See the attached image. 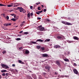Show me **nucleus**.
Segmentation results:
<instances>
[{
    "label": "nucleus",
    "instance_id": "40",
    "mask_svg": "<svg viewBox=\"0 0 79 79\" xmlns=\"http://www.w3.org/2000/svg\"><path fill=\"white\" fill-rule=\"evenodd\" d=\"M30 7V9L32 10V9L33 8V6H31Z\"/></svg>",
    "mask_w": 79,
    "mask_h": 79
},
{
    "label": "nucleus",
    "instance_id": "36",
    "mask_svg": "<svg viewBox=\"0 0 79 79\" xmlns=\"http://www.w3.org/2000/svg\"><path fill=\"white\" fill-rule=\"evenodd\" d=\"M6 18L8 20V19H9V16H7Z\"/></svg>",
    "mask_w": 79,
    "mask_h": 79
},
{
    "label": "nucleus",
    "instance_id": "18",
    "mask_svg": "<svg viewBox=\"0 0 79 79\" xmlns=\"http://www.w3.org/2000/svg\"><path fill=\"white\" fill-rule=\"evenodd\" d=\"M61 38H62V37L61 36H57V39H61Z\"/></svg>",
    "mask_w": 79,
    "mask_h": 79
},
{
    "label": "nucleus",
    "instance_id": "21",
    "mask_svg": "<svg viewBox=\"0 0 79 79\" xmlns=\"http://www.w3.org/2000/svg\"><path fill=\"white\" fill-rule=\"evenodd\" d=\"M64 60L65 61H69V59H64Z\"/></svg>",
    "mask_w": 79,
    "mask_h": 79
},
{
    "label": "nucleus",
    "instance_id": "7",
    "mask_svg": "<svg viewBox=\"0 0 79 79\" xmlns=\"http://www.w3.org/2000/svg\"><path fill=\"white\" fill-rule=\"evenodd\" d=\"M73 71L74 73H75L76 74H78V71H77V69H73Z\"/></svg>",
    "mask_w": 79,
    "mask_h": 79
},
{
    "label": "nucleus",
    "instance_id": "3",
    "mask_svg": "<svg viewBox=\"0 0 79 79\" xmlns=\"http://www.w3.org/2000/svg\"><path fill=\"white\" fill-rule=\"evenodd\" d=\"M62 23L63 24H65V25H68V26H69L70 25H72V24H71V23L67 22H65L63 21L62 22Z\"/></svg>",
    "mask_w": 79,
    "mask_h": 79
},
{
    "label": "nucleus",
    "instance_id": "29",
    "mask_svg": "<svg viewBox=\"0 0 79 79\" xmlns=\"http://www.w3.org/2000/svg\"><path fill=\"white\" fill-rule=\"evenodd\" d=\"M24 34H29V33H28V32H25L24 33Z\"/></svg>",
    "mask_w": 79,
    "mask_h": 79
},
{
    "label": "nucleus",
    "instance_id": "59",
    "mask_svg": "<svg viewBox=\"0 0 79 79\" xmlns=\"http://www.w3.org/2000/svg\"><path fill=\"white\" fill-rule=\"evenodd\" d=\"M2 78V75H0V79Z\"/></svg>",
    "mask_w": 79,
    "mask_h": 79
},
{
    "label": "nucleus",
    "instance_id": "39",
    "mask_svg": "<svg viewBox=\"0 0 79 79\" xmlns=\"http://www.w3.org/2000/svg\"><path fill=\"white\" fill-rule=\"evenodd\" d=\"M24 26V23H21V26Z\"/></svg>",
    "mask_w": 79,
    "mask_h": 79
},
{
    "label": "nucleus",
    "instance_id": "1",
    "mask_svg": "<svg viewBox=\"0 0 79 79\" xmlns=\"http://www.w3.org/2000/svg\"><path fill=\"white\" fill-rule=\"evenodd\" d=\"M42 25L38 26L37 27L38 30L40 31H43L45 28H44V27H42Z\"/></svg>",
    "mask_w": 79,
    "mask_h": 79
},
{
    "label": "nucleus",
    "instance_id": "22",
    "mask_svg": "<svg viewBox=\"0 0 79 79\" xmlns=\"http://www.w3.org/2000/svg\"><path fill=\"white\" fill-rule=\"evenodd\" d=\"M50 40V39H47L45 40V42H49Z\"/></svg>",
    "mask_w": 79,
    "mask_h": 79
},
{
    "label": "nucleus",
    "instance_id": "57",
    "mask_svg": "<svg viewBox=\"0 0 79 79\" xmlns=\"http://www.w3.org/2000/svg\"><path fill=\"white\" fill-rule=\"evenodd\" d=\"M22 23H25V21H23L22 22Z\"/></svg>",
    "mask_w": 79,
    "mask_h": 79
},
{
    "label": "nucleus",
    "instance_id": "12",
    "mask_svg": "<svg viewBox=\"0 0 79 79\" xmlns=\"http://www.w3.org/2000/svg\"><path fill=\"white\" fill-rule=\"evenodd\" d=\"M36 42H44V40H42L40 39H38L36 41Z\"/></svg>",
    "mask_w": 79,
    "mask_h": 79
},
{
    "label": "nucleus",
    "instance_id": "5",
    "mask_svg": "<svg viewBox=\"0 0 79 79\" xmlns=\"http://www.w3.org/2000/svg\"><path fill=\"white\" fill-rule=\"evenodd\" d=\"M32 77H33V78H34V79H36L37 78L36 75H35L34 73L32 74Z\"/></svg>",
    "mask_w": 79,
    "mask_h": 79
},
{
    "label": "nucleus",
    "instance_id": "15",
    "mask_svg": "<svg viewBox=\"0 0 79 79\" xmlns=\"http://www.w3.org/2000/svg\"><path fill=\"white\" fill-rule=\"evenodd\" d=\"M13 3H11V5H8L7 6L8 7H12V6H13Z\"/></svg>",
    "mask_w": 79,
    "mask_h": 79
},
{
    "label": "nucleus",
    "instance_id": "61",
    "mask_svg": "<svg viewBox=\"0 0 79 79\" xmlns=\"http://www.w3.org/2000/svg\"><path fill=\"white\" fill-rule=\"evenodd\" d=\"M29 72H30V73H32V71H29Z\"/></svg>",
    "mask_w": 79,
    "mask_h": 79
},
{
    "label": "nucleus",
    "instance_id": "35",
    "mask_svg": "<svg viewBox=\"0 0 79 79\" xmlns=\"http://www.w3.org/2000/svg\"><path fill=\"white\" fill-rule=\"evenodd\" d=\"M40 2H39L38 3H36V4L37 5H39V4H40Z\"/></svg>",
    "mask_w": 79,
    "mask_h": 79
},
{
    "label": "nucleus",
    "instance_id": "27",
    "mask_svg": "<svg viewBox=\"0 0 79 79\" xmlns=\"http://www.w3.org/2000/svg\"><path fill=\"white\" fill-rule=\"evenodd\" d=\"M27 17L28 18H29V17H30V13H28L27 15Z\"/></svg>",
    "mask_w": 79,
    "mask_h": 79
},
{
    "label": "nucleus",
    "instance_id": "34",
    "mask_svg": "<svg viewBox=\"0 0 79 79\" xmlns=\"http://www.w3.org/2000/svg\"><path fill=\"white\" fill-rule=\"evenodd\" d=\"M2 76H5V73H3L2 74Z\"/></svg>",
    "mask_w": 79,
    "mask_h": 79
},
{
    "label": "nucleus",
    "instance_id": "42",
    "mask_svg": "<svg viewBox=\"0 0 79 79\" xmlns=\"http://www.w3.org/2000/svg\"><path fill=\"white\" fill-rule=\"evenodd\" d=\"M37 19H38V20H40V19H41V18H39V17H38L37 18Z\"/></svg>",
    "mask_w": 79,
    "mask_h": 79
},
{
    "label": "nucleus",
    "instance_id": "8",
    "mask_svg": "<svg viewBox=\"0 0 79 79\" xmlns=\"http://www.w3.org/2000/svg\"><path fill=\"white\" fill-rule=\"evenodd\" d=\"M45 68L46 69H48V72H49V71H50V69L51 67L50 66L45 67Z\"/></svg>",
    "mask_w": 79,
    "mask_h": 79
},
{
    "label": "nucleus",
    "instance_id": "6",
    "mask_svg": "<svg viewBox=\"0 0 79 79\" xmlns=\"http://www.w3.org/2000/svg\"><path fill=\"white\" fill-rule=\"evenodd\" d=\"M60 47H61L60 46L58 45H55L54 46V48H60Z\"/></svg>",
    "mask_w": 79,
    "mask_h": 79
},
{
    "label": "nucleus",
    "instance_id": "19",
    "mask_svg": "<svg viewBox=\"0 0 79 79\" xmlns=\"http://www.w3.org/2000/svg\"><path fill=\"white\" fill-rule=\"evenodd\" d=\"M11 21H16V19L12 18L10 20V21H11Z\"/></svg>",
    "mask_w": 79,
    "mask_h": 79
},
{
    "label": "nucleus",
    "instance_id": "17",
    "mask_svg": "<svg viewBox=\"0 0 79 79\" xmlns=\"http://www.w3.org/2000/svg\"><path fill=\"white\" fill-rule=\"evenodd\" d=\"M41 47V46L40 45H37L36 46V48H37V49H40V48Z\"/></svg>",
    "mask_w": 79,
    "mask_h": 79
},
{
    "label": "nucleus",
    "instance_id": "31",
    "mask_svg": "<svg viewBox=\"0 0 79 79\" xmlns=\"http://www.w3.org/2000/svg\"><path fill=\"white\" fill-rule=\"evenodd\" d=\"M39 79H42V76H40V77H39Z\"/></svg>",
    "mask_w": 79,
    "mask_h": 79
},
{
    "label": "nucleus",
    "instance_id": "53",
    "mask_svg": "<svg viewBox=\"0 0 79 79\" xmlns=\"http://www.w3.org/2000/svg\"><path fill=\"white\" fill-rule=\"evenodd\" d=\"M12 66H13V67H14L15 66V64H13L12 65Z\"/></svg>",
    "mask_w": 79,
    "mask_h": 79
},
{
    "label": "nucleus",
    "instance_id": "26",
    "mask_svg": "<svg viewBox=\"0 0 79 79\" xmlns=\"http://www.w3.org/2000/svg\"><path fill=\"white\" fill-rule=\"evenodd\" d=\"M15 40H21V38H18L17 39H15Z\"/></svg>",
    "mask_w": 79,
    "mask_h": 79
},
{
    "label": "nucleus",
    "instance_id": "14",
    "mask_svg": "<svg viewBox=\"0 0 79 79\" xmlns=\"http://www.w3.org/2000/svg\"><path fill=\"white\" fill-rule=\"evenodd\" d=\"M17 9H19L20 10H21L22 11H23V9L22 8V7H17Z\"/></svg>",
    "mask_w": 79,
    "mask_h": 79
},
{
    "label": "nucleus",
    "instance_id": "32",
    "mask_svg": "<svg viewBox=\"0 0 79 79\" xmlns=\"http://www.w3.org/2000/svg\"><path fill=\"white\" fill-rule=\"evenodd\" d=\"M38 11V12H39L40 13H42V11H43V10H42L40 11Z\"/></svg>",
    "mask_w": 79,
    "mask_h": 79
},
{
    "label": "nucleus",
    "instance_id": "33",
    "mask_svg": "<svg viewBox=\"0 0 79 79\" xmlns=\"http://www.w3.org/2000/svg\"><path fill=\"white\" fill-rule=\"evenodd\" d=\"M40 7L39 6L38 7V10H41V9H40Z\"/></svg>",
    "mask_w": 79,
    "mask_h": 79
},
{
    "label": "nucleus",
    "instance_id": "28",
    "mask_svg": "<svg viewBox=\"0 0 79 79\" xmlns=\"http://www.w3.org/2000/svg\"><path fill=\"white\" fill-rule=\"evenodd\" d=\"M6 53V51H4L2 52V53L3 54H5V53Z\"/></svg>",
    "mask_w": 79,
    "mask_h": 79
},
{
    "label": "nucleus",
    "instance_id": "9",
    "mask_svg": "<svg viewBox=\"0 0 79 79\" xmlns=\"http://www.w3.org/2000/svg\"><path fill=\"white\" fill-rule=\"evenodd\" d=\"M73 39L74 40H79V38L77 36H74L73 37Z\"/></svg>",
    "mask_w": 79,
    "mask_h": 79
},
{
    "label": "nucleus",
    "instance_id": "41",
    "mask_svg": "<svg viewBox=\"0 0 79 79\" xmlns=\"http://www.w3.org/2000/svg\"><path fill=\"white\" fill-rule=\"evenodd\" d=\"M64 77H69V76L65 75V76H64Z\"/></svg>",
    "mask_w": 79,
    "mask_h": 79
},
{
    "label": "nucleus",
    "instance_id": "11",
    "mask_svg": "<svg viewBox=\"0 0 79 79\" xmlns=\"http://www.w3.org/2000/svg\"><path fill=\"white\" fill-rule=\"evenodd\" d=\"M56 64H57V65H58L59 66H60V61L57 60L56 61Z\"/></svg>",
    "mask_w": 79,
    "mask_h": 79
},
{
    "label": "nucleus",
    "instance_id": "25",
    "mask_svg": "<svg viewBox=\"0 0 79 79\" xmlns=\"http://www.w3.org/2000/svg\"><path fill=\"white\" fill-rule=\"evenodd\" d=\"M41 50H45V48L44 47H42L41 48Z\"/></svg>",
    "mask_w": 79,
    "mask_h": 79
},
{
    "label": "nucleus",
    "instance_id": "4",
    "mask_svg": "<svg viewBox=\"0 0 79 79\" xmlns=\"http://www.w3.org/2000/svg\"><path fill=\"white\" fill-rule=\"evenodd\" d=\"M42 57H47V58H48V57H49V56L47 54H42Z\"/></svg>",
    "mask_w": 79,
    "mask_h": 79
},
{
    "label": "nucleus",
    "instance_id": "56",
    "mask_svg": "<svg viewBox=\"0 0 79 79\" xmlns=\"http://www.w3.org/2000/svg\"><path fill=\"white\" fill-rule=\"evenodd\" d=\"M15 72H18V70H17V69L15 70Z\"/></svg>",
    "mask_w": 79,
    "mask_h": 79
},
{
    "label": "nucleus",
    "instance_id": "62",
    "mask_svg": "<svg viewBox=\"0 0 79 79\" xmlns=\"http://www.w3.org/2000/svg\"><path fill=\"white\" fill-rule=\"evenodd\" d=\"M15 27H18V26H15Z\"/></svg>",
    "mask_w": 79,
    "mask_h": 79
},
{
    "label": "nucleus",
    "instance_id": "16",
    "mask_svg": "<svg viewBox=\"0 0 79 79\" xmlns=\"http://www.w3.org/2000/svg\"><path fill=\"white\" fill-rule=\"evenodd\" d=\"M25 53L26 54H28V53H29V50L27 49L26 50Z\"/></svg>",
    "mask_w": 79,
    "mask_h": 79
},
{
    "label": "nucleus",
    "instance_id": "10",
    "mask_svg": "<svg viewBox=\"0 0 79 79\" xmlns=\"http://www.w3.org/2000/svg\"><path fill=\"white\" fill-rule=\"evenodd\" d=\"M11 23H9V24L5 23L4 24H3V25L4 26H6V27L8 26H11Z\"/></svg>",
    "mask_w": 79,
    "mask_h": 79
},
{
    "label": "nucleus",
    "instance_id": "47",
    "mask_svg": "<svg viewBox=\"0 0 79 79\" xmlns=\"http://www.w3.org/2000/svg\"><path fill=\"white\" fill-rule=\"evenodd\" d=\"M23 32V31H21L19 32V34H21V33H22V32Z\"/></svg>",
    "mask_w": 79,
    "mask_h": 79
},
{
    "label": "nucleus",
    "instance_id": "54",
    "mask_svg": "<svg viewBox=\"0 0 79 79\" xmlns=\"http://www.w3.org/2000/svg\"><path fill=\"white\" fill-rule=\"evenodd\" d=\"M16 15H14V18H16Z\"/></svg>",
    "mask_w": 79,
    "mask_h": 79
},
{
    "label": "nucleus",
    "instance_id": "20",
    "mask_svg": "<svg viewBox=\"0 0 79 79\" xmlns=\"http://www.w3.org/2000/svg\"><path fill=\"white\" fill-rule=\"evenodd\" d=\"M6 72V70H2L1 71V73H5Z\"/></svg>",
    "mask_w": 79,
    "mask_h": 79
},
{
    "label": "nucleus",
    "instance_id": "13",
    "mask_svg": "<svg viewBox=\"0 0 79 79\" xmlns=\"http://www.w3.org/2000/svg\"><path fill=\"white\" fill-rule=\"evenodd\" d=\"M18 62L19 63H21V64H24V63L20 60H18Z\"/></svg>",
    "mask_w": 79,
    "mask_h": 79
},
{
    "label": "nucleus",
    "instance_id": "64",
    "mask_svg": "<svg viewBox=\"0 0 79 79\" xmlns=\"http://www.w3.org/2000/svg\"><path fill=\"white\" fill-rule=\"evenodd\" d=\"M68 54H69V52H68Z\"/></svg>",
    "mask_w": 79,
    "mask_h": 79
},
{
    "label": "nucleus",
    "instance_id": "24",
    "mask_svg": "<svg viewBox=\"0 0 79 79\" xmlns=\"http://www.w3.org/2000/svg\"><path fill=\"white\" fill-rule=\"evenodd\" d=\"M0 6H6V5H4L3 4H0Z\"/></svg>",
    "mask_w": 79,
    "mask_h": 79
},
{
    "label": "nucleus",
    "instance_id": "63",
    "mask_svg": "<svg viewBox=\"0 0 79 79\" xmlns=\"http://www.w3.org/2000/svg\"><path fill=\"white\" fill-rule=\"evenodd\" d=\"M22 12H23V13H25V12H24V11H23Z\"/></svg>",
    "mask_w": 79,
    "mask_h": 79
},
{
    "label": "nucleus",
    "instance_id": "2",
    "mask_svg": "<svg viewBox=\"0 0 79 79\" xmlns=\"http://www.w3.org/2000/svg\"><path fill=\"white\" fill-rule=\"evenodd\" d=\"M1 66L3 68H4V69H7V68H9V67L8 65H6L5 64H1Z\"/></svg>",
    "mask_w": 79,
    "mask_h": 79
},
{
    "label": "nucleus",
    "instance_id": "46",
    "mask_svg": "<svg viewBox=\"0 0 79 79\" xmlns=\"http://www.w3.org/2000/svg\"><path fill=\"white\" fill-rule=\"evenodd\" d=\"M32 15H33V13H31L30 14V15L31 16H32Z\"/></svg>",
    "mask_w": 79,
    "mask_h": 79
},
{
    "label": "nucleus",
    "instance_id": "45",
    "mask_svg": "<svg viewBox=\"0 0 79 79\" xmlns=\"http://www.w3.org/2000/svg\"><path fill=\"white\" fill-rule=\"evenodd\" d=\"M47 11V9H44V12H45V11Z\"/></svg>",
    "mask_w": 79,
    "mask_h": 79
},
{
    "label": "nucleus",
    "instance_id": "52",
    "mask_svg": "<svg viewBox=\"0 0 79 79\" xmlns=\"http://www.w3.org/2000/svg\"><path fill=\"white\" fill-rule=\"evenodd\" d=\"M14 15H15V14H10V15H11V16H14Z\"/></svg>",
    "mask_w": 79,
    "mask_h": 79
},
{
    "label": "nucleus",
    "instance_id": "38",
    "mask_svg": "<svg viewBox=\"0 0 79 79\" xmlns=\"http://www.w3.org/2000/svg\"><path fill=\"white\" fill-rule=\"evenodd\" d=\"M46 21L47 22H50V20H49L48 19H47Z\"/></svg>",
    "mask_w": 79,
    "mask_h": 79
},
{
    "label": "nucleus",
    "instance_id": "50",
    "mask_svg": "<svg viewBox=\"0 0 79 79\" xmlns=\"http://www.w3.org/2000/svg\"><path fill=\"white\" fill-rule=\"evenodd\" d=\"M57 74H58V73H56V72H55V75H57Z\"/></svg>",
    "mask_w": 79,
    "mask_h": 79
},
{
    "label": "nucleus",
    "instance_id": "58",
    "mask_svg": "<svg viewBox=\"0 0 79 79\" xmlns=\"http://www.w3.org/2000/svg\"><path fill=\"white\" fill-rule=\"evenodd\" d=\"M19 12H22H22L23 11H22V10H19Z\"/></svg>",
    "mask_w": 79,
    "mask_h": 79
},
{
    "label": "nucleus",
    "instance_id": "44",
    "mask_svg": "<svg viewBox=\"0 0 79 79\" xmlns=\"http://www.w3.org/2000/svg\"><path fill=\"white\" fill-rule=\"evenodd\" d=\"M36 13L37 15H40V13L39 12H36Z\"/></svg>",
    "mask_w": 79,
    "mask_h": 79
},
{
    "label": "nucleus",
    "instance_id": "49",
    "mask_svg": "<svg viewBox=\"0 0 79 79\" xmlns=\"http://www.w3.org/2000/svg\"><path fill=\"white\" fill-rule=\"evenodd\" d=\"M74 66H77V64H76L75 63L74 64Z\"/></svg>",
    "mask_w": 79,
    "mask_h": 79
},
{
    "label": "nucleus",
    "instance_id": "30",
    "mask_svg": "<svg viewBox=\"0 0 79 79\" xmlns=\"http://www.w3.org/2000/svg\"><path fill=\"white\" fill-rule=\"evenodd\" d=\"M32 44H37V43L33 41L32 42Z\"/></svg>",
    "mask_w": 79,
    "mask_h": 79
},
{
    "label": "nucleus",
    "instance_id": "37",
    "mask_svg": "<svg viewBox=\"0 0 79 79\" xmlns=\"http://www.w3.org/2000/svg\"><path fill=\"white\" fill-rule=\"evenodd\" d=\"M22 49H23V47H21L19 48V50H22Z\"/></svg>",
    "mask_w": 79,
    "mask_h": 79
},
{
    "label": "nucleus",
    "instance_id": "60",
    "mask_svg": "<svg viewBox=\"0 0 79 79\" xmlns=\"http://www.w3.org/2000/svg\"><path fill=\"white\" fill-rule=\"evenodd\" d=\"M41 6H42V8H44V5H41Z\"/></svg>",
    "mask_w": 79,
    "mask_h": 79
},
{
    "label": "nucleus",
    "instance_id": "48",
    "mask_svg": "<svg viewBox=\"0 0 79 79\" xmlns=\"http://www.w3.org/2000/svg\"><path fill=\"white\" fill-rule=\"evenodd\" d=\"M3 28L4 29V30H8V28Z\"/></svg>",
    "mask_w": 79,
    "mask_h": 79
},
{
    "label": "nucleus",
    "instance_id": "51",
    "mask_svg": "<svg viewBox=\"0 0 79 79\" xmlns=\"http://www.w3.org/2000/svg\"><path fill=\"white\" fill-rule=\"evenodd\" d=\"M6 76H8V73H6Z\"/></svg>",
    "mask_w": 79,
    "mask_h": 79
},
{
    "label": "nucleus",
    "instance_id": "55",
    "mask_svg": "<svg viewBox=\"0 0 79 79\" xmlns=\"http://www.w3.org/2000/svg\"><path fill=\"white\" fill-rule=\"evenodd\" d=\"M15 4H17V3H13V4H12V5H15Z\"/></svg>",
    "mask_w": 79,
    "mask_h": 79
},
{
    "label": "nucleus",
    "instance_id": "23",
    "mask_svg": "<svg viewBox=\"0 0 79 79\" xmlns=\"http://www.w3.org/2000/svg\"><path fill=\"white\" fill-rule=\"evenodd\" d=\"M43 74L44 76H47V73H43Z\"/></svg>",
    "mask_w": 79,
    "mask_h": 79
},
{
    "label": "nucleus",
    "instance_id": "43",
    "mask_svg": "<svg viewBox=\"0 0 79 79\" xmlns=\"http://www.w3.org/2000/svg\"><path fill=\"white\" fill-rule=\"evenodd\" d=\"M60 77H62V78L64 77V76L62 75V76H61Z\"/></svg>",
    "mask_w": 79,
    "mask_h": 79
}]
</instances>
